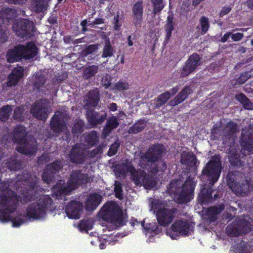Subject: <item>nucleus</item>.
<instances>
[{"label": "nucleus", "mask_w": 253, "mask_h": 253, "mask_svg": "<svg viewBox=\"0 0 253 253\" xmlns=\"http://www.w3.org/2000/svg\"><path fill=\"white\" fill-rule=\"evenodd\" d=\"M166 150L163 144L159 143L154 144L140 155V166L153 174H157L159 171H164L167 169L166 162H161L160 167L155 164L162 159Z\"/></svg>", "instance_id": "f257e3e1"}, {"label": "nucleus", "mask_w": 253, "mask_h": 253, "mask_svg": "<svg viewBox=\"0 0 253 253\" xmlns=\"http://www.w3.org/2000/svg\"><path fill=\"white\" fill-rule=\"evenodd\" d=\"M196 183L194 178L188 176L185 182L180 179L172 180L167 187L169 195H176L175 202L180 204L189 202L194 197Z\"/></svg>", "instance_id": "f03ea898"}, {"label": "nucleus", "mask_w": 253, "mask_h": 253, "mask_svg": "<svg viewBox=\"0 0 253 253\" xmlns=\"http://www.w3.org/2000/svg\"><path fill=\"white\" fill-rule=\"evenodd\" d=\"M13 141L18 145L16 150L21 154L35 155L38 150L37 141L34 138H28L27 131L23 126H18L14 129Z\"/></svg>", "instance_id": "7ed1b4c3"}, {"label": "nucleus", "mask_w": 253, "mask_h": 253, "mask_svg": "<svg viewBox=\"0 0 253 253\" xmlns=\"http://www.w3.org/2000/svg\"><path fill=\"white\" fill-rule=\"evenodd\" d=\"M53 200L49 195H43L38 201L28 206L26 216L36 220L44 218L46 215V211L53 209Z\"/></svg>", "instance_id": "20e7f679"}, {"label": "nucleus", "mask_w": 253, "mask_h": 253, "mask_svg": "<svg viewBox=\"0 0 253 253\" xmlns=\"http://www.w3.org/2000/svg\"><path fill=\"white\" fill-rule=\"evenodd\" d=\"M17 197L12 191L0 195V221L8 222L11 217L10 214L13 213L17 207Z\"/></svg>", "instance_id": "39448f33"}, {"label": "nucleus", "mask_w": 253, "mask_h": 253, "mask_svg": "<svg viewBox=\"0 0 253 253\" xmlns=\"http://www.w3.org/2000/svg\"><path fill=\"white\" fill-rule=\"evenodd\" d=\"M222 164L220 156L215 155L207 163L202 171V176L209 181V184L213 185L218 180L221 172Z\"/></svg>", "instance_id": "423d86ee"}, {"label": "nucleus", "mask_w": 253, "mask_h": 253, "mask_svg": "<svg viewBox=\"0 0 253 253\" xmlns=\"http://www.w3.org/2000/svg\"><path fill=\"white\" fill-rule=\"evenodd\" d=\"M102 218L112 223L123 226L126 221L121 209L114 202L106 203L101 210Z\"/></svg>", "instance_id": "0eeeda50"}, {"label": "nucleus", "mask_w": 253, "mask_h": 253, "mask_svg": "<svg viewBox=\"0 0 253 253\" xmlns=\"http://www.w3.org/2000/svg\"><path fill=\"white\" fill-rule=\"evenodd\" d=\"M162 204L159 200L152 202V208L156 213L158 223L161 226L166 227L169 225L174 220L177 209L175 208L171 209L162 207Z\"/></svg>", "instance_id": "6e6552de"}, {"label": "nucleus", "mask_w": 253, "mask_h": 253, "mask_svg": "<svg viewBox=\"0 0 253 253\" xmlns=\"http://www.w3.org/2000/svg\"><path fill=\"white\" fill-rule=\"evenodd\" d=\"M251 229V224L248 220L239 218L229 224L226 230L228 235L235 237L249 233Z\"/></svg>", "instance_id": "1a4fd4ad"}, {"label": "nucleus", "mask_w": 253, "mask_h": 253, "mask_svg": "<svg viewBox=\"0 0 253 253\" xmlns=\"http://www.w3.org/2000/svg\"><path fill=\"white\" fill-rule=\"evenodd\" d=\"M12 29L18 37L31 38L34 35L36 27L32 21L23 19L14 23Z\"/></svg>", "instance_id": "9d476101"}, {"label": "nucleus", "mask_w": 253, "mask_h": 253, "mask_svg": "<svg viewBox=\"0 0 253 253\" xmlns=\"http://www.w3.org/2000/svg\"><path fill=\"white\" fill-rule=\"evenodd\" d=\"M63 169L62 162L55 160L53 162L47 164L42 174V178L44 183L51 184L55 179L56 174Z\"/></svg>", "instance_id": "9b49d317"}, {"label": "nucleus", "mask_w": 253, "mask_h": 253, "mask_svg": "<svg viewBox=\"0 0 253 253\" xmlns=\"http://www.w3.org/2000/svg\"><path fill=\"white\" fill-rule=\"evenodd\" d=\"M201 59L200 55L196 52L189 56L180 71V77L185 78L195 71L201 65Z\"/></svg>", "instance_id": "f8f14e48"}, {"label": "nucleus", "mask_w": 253, "mask_h": 253, "mask_svg": "<svg viewBox=\"0 0 253 253\" xmlns=\"http://www.w3.org/2000/svg\"><path fill=\"white\" fill-rule=\"evenodd\" d=\"M67 115L64 112L57 111L51 119L50 127L56 133H60L67 128Z\"/></svg>", "instance_id": "ddd939ff"}, {"label": "nucleus", "mask_w": 253, "mask_h": 253, "mask_svg": "<svg viewBox=\"0 0 253 253\" xmlns=\"http://www.w3.org/2000/svg\"><path fill=\"white\" fill-rule=\"evenodd\" d=\"M193 227L191 226L187 220H177L171 226L170 229L172 233L170 235L171 238L173 239H176L177 235H175V232L181 236H188L191 232H193Z\"/></svg>", "instance_id": "4468645a"}, {"label": "nucleus", "mask_w": 253, "mask_h": 253, "mask_svg": "<svg viewBox=\"0 0 253 253\" xmlns=\"http://www.w3.org/2000/svg\"><path fill=\"white\" fill-rule=\"evenodd\" d=\"M133 182L136 186H142L147 190H150L155 187L157 183L154 176L143 170L138 172Z\"/></svg>", "instance_id": "2eb2a0df"}, {"label": "nucleus", "mask_w": 253, "mask_h": 253, "mask_svg": "<svg viewBox=\"0 0 253 253\" xmlns=\"http://www.w3.org/2000/svg\"><path fill=\"white\" fill-rule=\"evenodd\" d=\"M70 161L76 165L83 164L86 159L85 151L81 143L74 145L69 153Z\"/></svg>", "instance_id": "dca6fc26"}, {"label": "nucleus", "mask_w": 253, "mask_h": 253, "mask_svg": "<svg viewBox=\"0 0 253 253\" xmlns=\"http://www.w3.org/2000/svg\"><path fill=\"white\" fill-rule=\"evenodd\" d=\"M90 182V178L87 173H83L80 170H73L67 180L68 183L73 188V190L83 185Z\"/></svg>", "instance_id": "f3484780"}, {"label": "nucleus", "mask_w": 253, "mask_h": 253, "mask_svg": "<svg viewBox=\"0 0 253 253\" xmlns=\"http://www.w3.org/2000/svg\"><path fill=\"white\" fill-rule=\"evenodd\" d=\"M30 112L34 118L39 120L44 121L48 116L45 101L42 99L37 100L32 104Z\"/></svg>", "instance_id": "a211bd4d"}, {"label": "nucleus", "mask_w": 253, "mask_h": 253, "mask_svg": "<svg viewBox=\"0 0 253 253\" xmlns=\"http://www.w3.org/2000/svg\"><path fill=\"white\" fill-rule=\"evenodd\" d=\"M73 188L64 180H59L52 188L53 197L56 199H62L71 194Z\"/></svg>", "instance_id": "6ab92c4d"}, {"label": "nucleus", "mask_w": 253, "mask_h": 253, "mask_svg": "<svg viewBox=\"0 0 253 253\" xmlns=\"http://www.w3.org/2000/svg\"><path fill=\"white\" fill-rule=\"evenodd\" d=\"M86 120L92 128L102 124L107 119V114H100L93 109H87L85 113Z\"/></svg>", "instance_id": "aec40b11"}, {"label": "nucleus", "mask_w": 253, "mask_h": 253, "mask_svg": "<svg viewBox=\"0 0 253 253\" xmlns=\"http://www.w3.org/2000/svg\"><path fill=\"white\" fill-rule=\"evenodd\" d=\"M37 179V176H35L31 181L29 179L25 181L27 184L25 188L26 192L23 193L21 198L23 203H26L35 200L36 197L35 193L38 189Z\"/></svg>", "instance_id": "412c9836"}, {"label": "nucleus", "mask_w": 253, "mask_h": 253, "mask_svg": "<svg viewBox=\"0 0 253 253\" xmlns=\"http://www.w3.org/2000/svg\"><path fill=\"white\" fill-rule=\"evenodd\" d=\"M83 210V203L72 200L66 206L65 212L69 218L79 219Z\"/></svg>", "instance_id": "4be33fe9"}, {"label": "nucleus", "mask_w": 253, "mask_h": 253, "mask_svg": "<svg viewBox=\"0 0 253 253\" xmlns=\"http://www.w3.org/2000/svg\"><path fill=\"white\" fill-rule=\"evenodd\" d=\"M18 45L23 59H32L38 54V48L33 42H28L25 44H18Z\"/></svg>", "instance_id": "5701e85b"}, {"label": "nucleus", "mask_w": 253, "mask_h": 253, "mask_svg": "<svg viewBox=\"0 0 253 253\" xmlns=\"http://www.w3.org/2000/svg\"><path fill=\"white\" fill-rule=\"evenodd\" d=\"M213 186L210 184H205L201 190L198 199L202 205H207L210 202H212L213 199L218 198L217 194L214 195V198L212 196V193L214 191L212 188Z\"/></svg>", "instance_id": "b1692460"}, {"label": "nucleus", "mask_w": 253, "mask_h": 253, "mask_svg": "<svg viewBox=\"0 0 253 253\" xmlns=\"http://www.w3.org/2000/svg\"><path fill=\"white\" fill-rule=\"evenodd\" d=\"M143 3L142 0H137L132 7L133 23L135 27H140L142 23Z\"/></svg>", "instance_id": "393cba45"}, {"label": "nucleus", "mask_w": 253, "mask_h": 253, "mask_svg": "<svg viewBox=\"0 0 253 253\" xmlns=\"http://www.w3.org/2000/svg\"><path fill=\"white\" fill-rule=\"evenodd\" d=\"M100 100L99 91L97 89L90 90L85 95L84 100V107L96 108L98 106Z\"/></svg>", "instance_id": "a878e982"}, {"label": "nucleus", "mask_w": 253, "mask_h": 253, "mask_svg": "<svg viewBox=\"0 0 253 253\" xmlns=\"http://www.w3.org/2000/svg\"><path fill=\"white\" fill-rule=\"evenodd\" d=\"M253 186L249 180L245 179L237 183L233 190L239 196H244L252 190Z\"/></svg>", "instance_id": "bb28decb"}, {"label": "nucleus", "mask_w": 253, "mask_h": 253, "mask_svg": "<svg viewBox=\"0 0 253 253\" xmlns=\"http://www.w3.org/2000/svg\"><path fill=\"white\" fill-rule=\"evenodd\" d=\"M2 166L12 171H17L23 168L22 162L20 159L16 156H11L7 159L2 163Z\"/></svg>", "instance_id": "cd10ccee"}, {"label": "nucleus", "mask_w": 253, "mask_h": 253, "mask_svg": "<svg viewBox=\"0 0 253 253\" xmlns=\"http://www.w3.org/2000/svg\"><path fill=\"white\" fill-rule=\"evenodd\" d=\"M24 75V69L22 67L14 68L8 76L7 86H11L16 85Z\"/></svg>", "instance_id": "c85d7f7f"}, {"label": "nucleus", "mask_w": 253, "mask_h": 253, "mask_svg": "<svg viewBox=\"0 0 253 253\" xmlns=\"http://www.w3.org/2000/svg\"><path fill=\"white\" fill-rule=\"evenodd\" d=\"M102 199V196L97 193L90 194L85 203V210L87 211H91L95 210L101 202Z\"/></svg>", "instance_id": "c756f323"}, {"label": "nucleus", "mask_w": 253, "mask_h": 253, "mask_svg": "<svg viewBox=\"0 0 253 253\" xmlns=\"http://www.w3.org/2000/svg\"><path fill=\"white\" fill-rule=\"evenodd\" d=\"M20 52L18 44L8 49L6 54L7 62L12 63L22 60L23 59Z\"/></svg>", "instance_id": "7c9ffc66"}, {"label": "nucleus", "mask_w": 253, "mask_h": 253, "mask_svg": "<svg viewBox=\"0 0 253 253\" xmlns=\"http://www.w3.org/2000/svg\"><path fill=\"white\" fill-rule=\"evenodd\" d=\"M192 91V90L189 86H185L174 99L170 101V105L175 106L182 103L187 98L188 95L191 93Z\"/></svg>", "instance_id": "2f4dec72"}, {"label": "nucleus", "mask_w": 253, "mask_h": 253, "mask_svg": "<svg viewBox=\"0 0 253 253\" xmlns=\"http://www.w3.org/2000/svg\"><path fill=\"white\" fill-rule=\"evenodd\" d=\"M180 163L189 167H195L197 163V157L192 152L183 151L181 154Z\"/></svg>", "instance_id": "473e14b6"}, {"label": "nucleus", "mask_w": 253, "mask_h": 253, "mask_svg": "<svg viewBox=\"0 0 253 253\" xmlns=\"http://www.w3.org/2000/svg\"><path fill=\"white\" fill-rule=\"evenodd\" d=\"M174 16L173 14L168 16L166 23L164 26L166 33L165 41L168 42L171 37L172 32L174 30L175 23L173 21Z\"/></svg>", "instance_id": "72a5a7b5"}, {"label": "nucleus", "mask_w": 253, "mask_h": 253, "mask_svg": "<svg viewBox=\"0 0 253 253\" xmlns=\"http://www.w3.org/2000/svg\"><path fill=\"white\" fill-rule=\"evenodd\" d=\"M31 6L36 13L46 11L48 7L47 0H31Z\"/></svg>", "instance_id": "f704fd0d"}, {"label": "nucleus", "mask_w": 253, "mask_h": 253, "mask_svg": "<svg viewBox=\"0 0 253 253\" xmlns=\"http://www.w3.org/2000/svg\"><path fill=\"white\" fill-rule=\"evenodd\" d=\"M84 122L80 119H76L73 123L72 133L74 136H79L84 132Z\"/></svg>", "instance_id": "c9c22d12"}, {"label": "nucleus", "mask_w": 253, "mask_h": 253, "mask_svg": "<svg viewBox=\"0 0 253 253\" xmlns=\"http://www.w3.org/2000/svg\"><path fill=\"white\" fill-rule=\"evenodd\" d=\"M121 172H130L131 178L133 181L139 171L136 170L131 162L123 163L120 166Z\"/></svg>", "instance_id": "e433bc0d"}, {"label": "nucleus", "mask_w": 253, "mask_h": 253, "mask_svg": "<svg viewBox=\"0 0 253 253\" xmlns=\"http://www.w3.org/2000/svg\"><path fill=\"white\" fill-rule=\"evenodd\" d=\"M119 125V122L115 117H112L107 121L103 127V133L107 136L109 135L111 131L116 128Z\"/></svg>", "instance_id": "4c0bfd02"}, {"label": "nucleus", "mask_w": 253, "mask_h": 253, "mask_svg": "<svg viewBox=\"0 0 253 253\" xmlns=\"http://www.w3.org/2000/svg\"><path fill=\"white\" fill-rule=\"evenodd\" d=\"M84 142L87 148H91L98 143V136L95 131H91L84 136Z\"/></svg>", "instance_id": "58836bf2"}, {"label": "nucleus", "mask_w": 253, "mask_h": 253, "mask_svg": "<svg viewBox=\"0 0 253 253\" xmlns=\"http://www.w3.org/2000/svg\"><path fill=\"white\" fill-rule=\"evenodd\" d=\"M115 50L109 39L106 40L103 45L101 57L110 58L114 55Z\"/></svg>", "instance_id": "ea45409f"}, {"label": "nucleus", "mask_w": 253, "mask_h": 253, "mask_svg": "<svg viewBox=\"0 0 253 253\" xmlns=\"http://www.w3.org/2000/svg\"><path fill=\"white\" fill-rule=\"evenodd\" d=\"M210 28V23L208 17L205 16H202L199 19V26L196 28L197 29L200 30V34L201 35H205L209 31Z\"/></svg>", "instance_id": "a19ab883"}, {"label": "nucleus", "mask_w": 253, "mask_h": 253, "mask_svg": "<svg viewBox=\"0 0 253 253\" xmlns=\"http://www.w3.org/2000/svg\"><path fill=\"white\" fill-rule=\"evenodd\" d=\"M235 99L242 104L245 109L251 110L253 108V103L244 93H240L236 94Z\"/></svg>", "instance_id": "79ce46f5"}, {"label": "nucleus", "mask_w": 253, "mask_h": 253, "mask_svg": "<svg viewBox=\"0 0 253 253\" xmlns=\"http://www.w3.org/2000/svg\"><path fill=\"white\" fill-rule=\"evenodd\" d=\"M170 92L166 91L160 95L155 99V107L157 109L160 108L162 106L166 103L168 100L170 98Z\"/></svg>", "instance_id": "37998d69"}, {"label": "nucleus", "mask_w": 253, "mask_h": 253, "mask_svg": "<svg viewBox=\"0 0 253 253\" xmlns=\"http://www.w3.org/2000/svg\"><path fill=\"white\" fill-rule=\"evenodd\" d=\"M146 121L143 119H140L135 123L129 128L130 133L136 134L142 131L146 126Z\"/></svg>", "instance_id": "c03bdc74"}, {"label": "nucleus", "mask_w": 253, "mask_h": 253, "mask_svg": "<svg viewBox=\"0 0 253 253\" xmlns=\"http://www.w3.org/2000/svg\"><path fill=\"white\" fill-rule=\"evenodd\" d=\"M47 80V77L43 74H37L35 76V81L34 83V88L37 90L43 87Z\"/></svg>", "instance_id": "a18cd8bd"}, {"label": "nucleus", "mask_w": 253, "mask_h": 253, "mask_svg": "<svg viewBox=\"0 0 253 253\" xmlns=\"http://www.w3.org/2000/svg\"><path fill=\"white\" fill-rule=\"evenodd\" d=\"M240 144L243 149L248 151H253V138L251 136L242 137Z\"/></svg>", "instance_id": "49530a36"}, {"label": "nucleus", "mask_w": 253, "mask_h": 253, "mask_svg": "<svg viewBox=\"0 0 253 253\" xmlns=\"http://www.w3.org/2000/svg\"><path fill=\"white\" fill-rule=\"evenodd\" d=\"M236 250L238 253H251L252 247L250 246L248 242L241 241L239 243L236 245Z\"/></svg>", "instance_id": "de8ad7c7"}, {"label": "nucleus", "mask_w": 253, "mask_h": 253, "mask_svg": "<svg viewBox=\"0 0 253 253\" xmlns=\"http://www.w3.org/2000/svg\"><path fill=\"white\" fill-rule=\"evenodd\" d=\"M153 4V12L157 14L161 12L165 6L164 0H151Z\"/></svg>", "instance_id": "09e8293b"}, {"label": "nucleus", "mask_w": 253, "mask_h": 253, "mask_svg": "<svg viewBox=\"0 0 253 253\" xmlns=\"http://www.w3.org/2000/svg\"><path fill=\"white\" fill-rule=\"evenodd\" d=\"M78 227L81 231L87 232L92 228V222L89 219L81 220L78 224Z\"/></svg>", "instance_id": "8fccbe9b"}, {"label": "nucleus", "mask_w": 253, "mask_h": 253, "mask_svg": "<svg viewBox=\"0 0 253 253\" xmlns=\"http://www.w3.org/2000/svg\"><path fill=\"white\" fill-rule=\"evenodd\" d=\"M222 143L225 146L231 147L234 146L235 144L234 135L228 133H224L222 137Z\"/></svg>", "instance_id": "3c124183"}, {"label": "nucleus", "mask_w": 253, "mask_h": 253, "mask_svg": "<svg viewBox=\"0 0 253 253\" xmlns=\"http://www.w3.org/2000/svg\"><path fill=\"white\" fill-rule=\"evenodd\" d=\"M12 110L9 105L3 106L0 109V120L5 121L6 120L11 114Z\"/></svg>", "instance_id": "603ef678"}, {"label": "nucleus", "mask_w": 253, "mask_h": 253, "mask_svg": "<svg viewBox=\"0 0 253 253\" xmlns=\"http://www.w3.org/2000/svg\"><path fill=\"white\" fill-rule=\"evenodd\" d=\"M98 70V66L96 65H91L85 69L84 74V76L86 79H89L94 76H95V74H96Z\"/></svg>", "instance_id": "864d4df0"}, {"label": "nucleus", "mask_w": 253, "mask_h": 253, "mask_svg": "<svg viewBox=\"0 0 253 253\" xmlns=\"http://www.w3.org/2000/svg\"><path fill=\"white\" fill-rule=\"evenodd\" d=\"M16 11L11 8H3L0 11V14L7 19H11L15 14Z\"/></svg>", "instance_id": "5fc2aeb1"}, {"label": "nucleus", "mask_w": 253, "mask_h": 253, "mask_svg": "<svg viewBox=\"0 0 253 253\" xmlns=\"http://www.w3.org/2000/svg\"><path fill=\"white\" fill-rule=\"evenodd\" d=\"M238 130V126L237 124L232 121H230L227 123L226 128L224 131V133H228L235 135Z\"/></svg>", "instance_id": "6e6d98bb"}, {"label": "nucleus", "mask_w": 253, "mask_h": 253, "mask_svg": "<svg viewBox=\"0 0 253 253\" xmlns=\"http://www.w3.org/2000/svg\"><path fill=\"white\" fill-rule=\"evenodd\" d=\"M229 161L231 165L234 167H240L241 165V160L239 156L236 154H233L229 158Z\"/></svg>", "instance_id": "4d7b16f0"}, {"label": "nucleus", "mask_w": 253, "mask_h": 253, "mask_svg": "<svg viewBox=\"0 0 253 253\" xmlns=\"http://www.w3.org/2000/svg\"><path fill=\"white\" fill-rule=\"evenodd\" d=\"M114 192L115 193L116 197L119 199L120 200H122L123 198V189H122V185L121 182L116 181L114 186Z\"/></svg>", "instance_id": "13d9d810"}, {"label": "nucleus", "mask_w": 253, "mask_h": 253, "mask_svg": "<svg viewBox=\"0 0 253 253\" xmlns=\"http://www.w3.org/2000/svg\"><path fill=\"white\" fill-rule=\"evenodd\" d=\"M251 71H246L241 74L240 77L237 78V82L239 84H244L249 78H251Z\"/></svg>", "instance_id": "bf43d9fd"}, {"label": "nucleus", "mask_w": 253, "mask_h": 253, "mask_svg": "<svg viewBox=\"0 0 253 253\" xmlns=\"http://www.w3.org/2000/svg\"><path fill=\"white\" fill-rule=\"evenodd\" d=\"M120 144L118 142H115L113 144H112L108 150V155L110 157H111L114 155H115L120 147Z\"/></svg>", "instance_id": "052dcab7"}, {"label": "nucleus", "mask_w": 253, "mask_h": 253, "mask_svg": "<svg viewBox=\"0 0 253 253\" xmlns=\"http://www.w3.org/2000/svg\"><path fill=\"white\" fill-rule=\"evenodd\" d=\"M98 48V44H90L86 46L84 50V52L85 54L88 55L93 53L97 50Z\"/></svg>", "instance_id": "680f3d73"}, {"label": "nucleus", "mask_w": 253, "mask_h": 253, "mask_svg": "<svg viewBox=\"0 0 253 253\" xmlns=\"http://www.w3.org/2000/svg\"><path fill=\"white\" fill-rule=\"evenodd\" d=\"M103 152L102 147L98 146L95 149L88 152L89 157L92 158L95 157L97 155L101 154Z\"/></svg>", "instance_id": "e2e57ef3"}, {"label": "nucleus", "mask_w": 253, "mask_h": 253, "mask_svg": "<svg viewBox=\"0 0 253 253\" xmlns=\"http://www.w3.org/2000/svg\"><path fill=\"white\" fill-rule=\"evenodd\" d=\"M210 208L211 209V212H214L217 215L224 210L225 207L223 204H221L218 206L211 207Z\"/></svg>", "instance_id": "0e129e2a"}, {"label": "nucleus", "mask_w": 253, "mask_h": 253, "mask_svg": "<svg viewBox=\"0 0 253 253\" xmlns=\"http://www.w3.org/2000/svg\"><path fill=\"white\" fill-rule=\"evenodd\" d=\"M115 88L119 91H124L128 88V84L126 83L119 81L115 84Z\"/></svg>", "instance_id": "69168bd1"}, {"label": "nucleus", "mask_w": 253, "mask_h": 253, "mask_svg": "<svg viewBox=\"0 0 253 253\" xmlns=\"http://www.w3.org/2000/svg\"><path fill=\"white\" fill-rule=\"evenodd\" d=\"M12 222V225L14 227H18L25 222V220L23 219L22 217L17 216L13 218L11 220Z\"/></svg>", "instance_id": "338daca9"}, {"label": "nucleus", "mask_w": 253, "mask_h": 253, "mask_svg": "<svg viewBox=\"0 0 253 253\" xmlns=\"http://www.w3.org/2000/svg\"><path fill=\"white\" fill-rule=\"evenodd\" d=\"M111 79L109 75L107 74L105 77H103L101 80L102 84L105 88H108L111 84Z\"/></svg>", "instance_id": "774afa93"}]
</instances>
